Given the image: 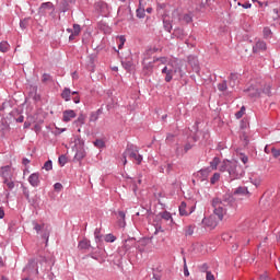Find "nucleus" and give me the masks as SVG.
Here are the masks:
<instances>
[{"mask_svg": "<svg viewBox=\"0 0 280 280\" xmlns=\"http://www.w3.org/2000/svg\"><path fill=\"white\" fill-rule=\"evenodd\" d=\"M94 236L97 241H102V230L101 229H96L94 232Z\"/></svg>", "mask_w": 280, "mask_h": 280, "instance_id": "38", "label": "nucleus"}, {"mask_svg": "<svg viewBox=\"0 0 280 280\" xmlns=\"http://www.w3.org/2000/svg\"><path fill=\"white\" fill-rule=\"evenodd\" d=\"M43 168L47 172L51 171L52 170V161L51 160H47L45 163H44V166Z\"/></svg>", "mask_w": 280, "mask_h": 280, "instance_id": "28", "label": "nucleus"}, {"mask_svg": "<svg viewBox=\"0 0 280 280\" xmlns=\"http://www.w3.org/2000/svg\"><path fill=\"white\" fill-rule=\"evenodd\" d=\"M9 49H10V45L8 42L0 43V51L1 52H7V51H9Z\"/></svg>", "mask_w": 280, "mask_h": 280, "instance_id": "23", "label": "nucleus"}, {"mask_svg": "<svg viewBox=\"0 0 280 280\" xmlns=\"http://www.w3.org/2000/svg\"><path fill=\"white\" fill-rule=\"evenodd\" d=\"M212 207L214 209L213 215H215L219 221H223L224 217L228 213L226 201H222L221 199H219V197H215V199H213L212 201Z\"/></svg>", "mask_w": 280, "mask_h": 280, "instance_id": "4", "label": "nucleus"}, {"mask_svg": "<svg viewBox=\"0 0 280 280\" xmlns=\"http://www.w3.org/2000/svg\"><path fill=\"white\" fill-rule=\"evenodd\" d=\"M207 280H215L214 276L212 275L211 271L207 272Z\"/></svg>", "mask_w": 280, "mask_h": 280, "instance_id": "47", "label": "nucleus"}, {"mask_svg": "<svg viewBox=\"0 0 280 280\" xmlns=\"http://www.w3.org/2000/svg\"><path fill=\"white\" fill-rule=\"evenodd\" d=\"M33 225H34V230L36 231V233H39L44 228V225H39L36 222H33Z\"/></svg>", "mask_w": 280, "mask_h": 280, "instance_id": "41", "label": "nucleus"}, {"mask_svg": "<svg viewBox=\"0 0 280 280\" xmlns=\"http://www.w3.org/2000/svg\"><path fill=\"white\" fill-rule=\"evenodd\" d=\"M63 188L62 184H54V189L57 190V191H61V189Z\"/></svg>", "mask_w": 280, "mask_h": 280, "instance_id": "46", "label": "nucleus"}, {"mask_svg": "<svg viewBox=\"0 0 280 280\" xmlns=\"http://www.w3.org/2000/svg\"><path fill=\"white\" fill-rule=\"evenodd\" d=\"M184 275H185L186 277H188V276L190 275L186 262H185V265H184Z\"/></svg>", "mask_w": 280, "mask_h": 280, "instance_id": "48", "label": "nucleus"}, {"mask_svg": "<svg viewBox=\"0 0 280 280\" xmlns=\"http://www.w3.org/2000/svg\"><path fill=\"white\" fill-rule=\"evenodd\" d=\"M119 42H120V44L118 45V48L122 49L124 48V44H126V37L125 36H120L119 37Z\"/></svg>", "mask_w": 280, "mask_h": 280, "instance_id": "42", "label": "nucleus"}, {"mask_svg": "<svg viewBox=\"0 0 280 280\" xmlns=\"http://www.w3.org/2000/svg\"><path fill=\"white\" fill-rule=\"evenodd\" d=\"M90 246H91V243H90V241H88V240L81 241V242L79 243V245H78V247H79L80 249H88V248H90Z\"/></svg>", "mask_w": 280, "mask_h": 280, "instance_id": "21", "label": "nucleus"}, {"mask_svg": "<svg viewBox=\"0 0 280 280\" xmlns=\"http://www.w3.org/2000/svg\"><path fill=\"white\" fill-rule=\"evenodd\" d=\"M156 61H160L161 63L167 66L168 63H174L175 60L167 59L166 57L158 58Z\"/></svg>", "mask_w": 280, "mask_h": 280, "instance_id": "25", "label": "nucleus"}, {"mask_svg": "<svg viewBox=\"0 0 280 280\" xmlns=\"http://www.w3.org/2000/svg\"><path fill=\"white\" fill-rule=\"evenodd\" d=\"M71 90L68 89V88H65L62 93H61V98L65 101V102H70L71 101Z\"/></svg>", "mask_w": 280, "mask_h": 280, "instance_id": "16", "label": "nucleus"}, {"mask_svg": "<svg viewBox=\"0 0 280 280\" xmlns=\"http://www.w3.org/2000/svg\"><path fill=\"white\" fill-rule=\"evenodd\" d=\"M31 127V124L30 122H24V129H28Z\"/></svg>", "mask_w": 280, "mask_h": 280, "instance_id": "58", "label": "nucleus"}, {"mask_svg": "<svg viewBox=\"0 0 280 280\" xmlns=\"http://www.w3.org/2000/svg\"><path fill=\"white\" fill-rule=\"evenodd\" d=\"M194 231H195V226L192 225H189L185 229V235L186 236H191L194 234Z\"/></svg>", "mask_w": 280, "mask_h": 280, "instance_id": "29", "label": "nucleus"}, {"mask_svg": "<svg viewBox=\"0 0 280 280\" xmlns=\"http://www.w3.org/2000/svg\"><path fill=\"white\" fill-rule=\"evenodd\" d=\"M104 240L107 243H113V242H115L117 240V237H115V235H113V234H107V235H105Z\"/></svg>", "mask_w": 280, "mask_h": 280, "instance_id": "31", "label": "nucleus"}, {"mask_svg": "<svg viewBox=\"0 0 280 280\" xmlns=\"http://www.w3.org/2000/svg\"><path fill=\"white\" fill-rule=\"evenodd\" d=\"M98 119H100L98 112L91 113L90 118H89L90 122H96V121H98Z\"/></svg>", "mask_w": 280, "mask_h": 280, "instance_id": "22", "label": "nucleus"}, {"mask_svg": "<svg viewBox=\"0 0 280 280\" xmlns=\"http://www.w3.org/2000/svg\"><path fill=\"white\" fill-rule=\"evenodd\" d=\"M67 32L71 33V35L69 36V40H73L75 38V36H79L81 33V26L78 24L73 25V30L68 28Z\"/></svg>", "mask_w": 280, "mask_h": 280, "instance_id": "11", "label": "nucleus"}, {"mask_svg": "<svg viewBox=\"0 0 280 280\" xmlns=\"http://www.w3.org/2000/svg\"><path fill=\"white\" fill-rule=\"evenodd\" d=\"M219 164H220V159L218 156H215L213 159V161L211 162L212 170H217Z\"/></svg>", "mask_w": 280, "mask_h": 280, "instance_id": "33", "label": "nucleus"}, {"mask_svg": "<svg viewBox=\"0 0 280 280\" xmlns=\"http://www.w3.org/2000/svg\"><path fill=\"white\" fill-rule=\"evenodd\" d=\"M0 175L4 180L12 179L14 176V170L11 167V165L2 166Z\"/></svg>", "mask_w": 280, "mask_h": 280, "instance_id": "7", "label": "nucleus"}, {"mask_svg": "<svg viewBox=\"0 0 280 280\" xmlns=\"http://www.w3.org/2000/svg\"><path fill=\"white\" fill-rule=\"evenodd\" d=\"M173 138H174V135L168 133L167 137H166V141L172 142Z\"/></svg>", "mask_w": 280, "mask_h": 280, "instance_id": "52", "label": "nucleus"}, {"mask_svg": "<svg viewBox=\"0 0 280 280\" xmlns=\"http://www.w3.org/2000/svg\"><path fill=\"white\" fill-rule=\"evenodd\" d=\"M128 158L137 161V164H141L142 162V155L139 154V151L137 148L128 147L125 152L122 153V164H128Z\"/></svg>", "mask_w": 280, "mask_h": 280, "instance_id": "5", "label": "nucleus"}, {"mask_svg": "<svg viewBox=\"0 0 280 280\" xmlns=\"http://www.w3.org/2000/svg\"><path fill=\"white\" fill-rule=\"evenodd\" d=\"M4 184L7 185L9 190L14 189V187H15V184H14V182H12V179H4Z\"/></svg>", "mask_w": 280, "mask_h": 280, "instance_id": "30", "label": "nucleus"}, {"mask_svg": "<svg viewBox=\"0 0 280 280\" xmlns=\"http://www.w3.org/2000/svg\"><path fill=\"white\" fill-rule=\"evenodd\" d=\"M73 102L74 104H80V97L79 96L73 97Z\"/></svg>", "mask_w": 280, "mask_h": 280, "instance_id": "56", "label": "nucleus"}, {"mask_svg": "<svg viewBox=\"0 0 280 280\" xmlns=\"http://www.w3.org/2000/svg\"><path fill=\"white\" fill-rule=\"evenodd\" d=\"M39 10H40V12H43V13H47V11H50V12L55 11L54 4L50 3V2L43 3V4L40 5Z\"/></svg>", "mask_w": 280, "mask_h": 280, "instance_id": "15", "label": "nucleus"}, {"mask_svg": "<svg viewBox=\"0 0 280 280\" xmlns=\"http://www.w3.org/2000/svg\"><path fill=\"white\" fill-rule=\"evenodd\" d=\"M77 117V114L74 110L70 109V110H65L63 112V122H70L72 119H74Z\"/></svg>", "mask_w": 280, "mask_h": 280, "instance_id": "12", "label": "nucleus"}, {"mask_svg": "<svg viewBox=\"0 0 280 280\" xmlns=\"http://www.w3.org/2000/svg\"><path fill=\"white\" fill-rule=\"evenodd\" d=\"M31 163V161L27 158L22 159V164H24L25 166L28 165Z\"/></svg>", "mask_w": 280, "mask_h": 280, "instance_id": "51", "label": "nucleus"}, {"mask_svg": "<svg viewBox=\"0 0 280 280\" xmlns=\"http://www.w3.org/2000/svg\"><path fill=\"white\" fill-rule=\"evenodd\" d=\"M94 147L102 149L105 147V142L103 140L97 139L94 141Z\"/></svg>", "mask_w": 280, "mask_h": 280, "instance_id": "35", "label": "nucleus"}, {"mask_svg": "<svg viewBox=\"0 0 280 280\" xmlns=\"http://www.w3.org/2000/svg\"><path fill=\"white\" fill-rule=\"evenodd\" d=\"M86 116L84 114H80L78 119L74 121V125L77 126H83L85 125Z\"/></svg>", "mask_w": 280, "mask_h": 280, "instance_id": "19", "label": "nucleus"}, {"mask_svg": "<svg viewBox=\"0 0 280 280\" xmlns=\"http://www.w3.org/2000/svg\"><path fill=\"white\" fill-rule=\"evenodd\" d=\"M262 33H264V37L265 38L270 37V35L272 34V32H271V30L269 27H265Z\"/></svg>", "mask_w": 280, "mask_h": 280, "instance_id": "40", "label": "nucleus"}, {"mask_svg": "<svg viewBox=\"0 0 280 280\" xmlns=\"http://www.w3.org/2000/svg\"><path fill=\"white\" fill-rule=\"evenodd\" d=\"M15 121L23 124L24 122V116H20L18 117V119H15Z\"/></svg>", "mask_w": 280, "mask_h": 280, "instance_id": "54", "label": "nucleus"}, {"mask_svg": "<svg viewBox=\"0 0 280 280\" xmlns=\"http://www.w3.org/2000/svg\"><path fill=\"white\" fill-rule=\"evenodd\" d=\"M28 184H30L32 187H38L39 184H40L39 173H32V174L28 176Z\"/></svg>", "mask_w": 280, "mask_h": 280, "instance_id": "10", "label": "nucleus"}, {"mask_svg": "<svg viewBox=\"0 0 280 280\" xmlns=\"http://www.w3.org/2000/svg\"><path fill=\"white\" fill-rule=\"evenodd\" d=\"M242 8L243 9H250L252 4L250 3H244V4H242Z\"/></svg>", "mask_w": 280, "mask_h": 280, "instance_id": "55", "label": "nucleus"}, {"mask_svg": "<svg viewBox=\"0 0 280 280\" xmlns=\"http://www.w3.org/2000/svg\"><path fill=\"white\" fill-rule=\"evenodd\" d=\"M71 95H78V92H71Z\"/></svg>", "mask_w": 280, "mask_h": 280, "instance_id": "63", "label": "nucleus"}, {"mask_svg": "<svg viewBox=\"0 0 280 280\" xmlns=\"http://www.w3.org/2000/svg\"><path fill=\"white\" fill-rule=\"evenodd\" d=\"M147 12H148V13H151V12H152V9H151V8L147 9Z\"/></svg>", "mask_w": 280, "mask_h": 280, "instance_id": "62", "label": "nucleus"}, {"mask_svg": "<svg viewBox=\"0 0 280 280\" xmlns=\"http://www.w3.org/2000/svg\"><path fill=\"white\" fill-rule=\"evenodd\" d=\"M220 220L215 217V214L203 219L202 223L205 226L209 228L210 230H213L218 226Z\"/></svg>", "mask_w": 280, "mask_h": 280, "instance_id": "6", "label": "nucleus"}, {"mask_svg": "<svg viewBox=\"0 0 280 280\" xmlns=\"http://www.w3.org/2000/svg\"><path fill=\"white\" fill-rule=\"evenodd\" d=\"M271 154L275 159H278L280 158V150L279 149H276V148H272L271 149Z\"/></svg>", "mask_w": 280, "mask_h": 280, "instance_id": "39", "label": "nucleus"}, {"mask_svg": "<svg viewBox=\"0 0 280 280\" xmlns=\"http://www.w3.org/2000/svg\"><path fill=\"white\" fill-rule=\"evenodd\" d=\"M160 215H161V218H162L163 220H165V221H171V223H173V218H172V215H171L170 212L165 211V212L161 213Z\"/></svg>", "mask_w": 280, "mask_h": 280, "instance_id": "24", "label": "nucleus"}, {"mask_svg": "<svg viewBox=\"0 0 280 280\" xmlns=\"http://www.w3.org/2000/svg\"><path fill=\"white\" fill-rule=\"evenodd\" d=\"M240 160L242 161L243 164H247L248 163V156L245 154H241Z\"/></svg>", "mask_w": 280, "mask_h": 280, "instance_id": "44", "label": "nucleus"}, {"mask_svg": "<svg viewBox=\"0 0 280 280\" xmlns=\"http://www.w3.org/2000/svg\"><path fill=\"white\" fill-rule=\"evenodd\" d=\"M182 21L185 22L186 24H188V23H191V22H192V18H191V15H189V14H185V15H183V18H182Z\"/></svg>", "mask_w": 280, "mask_h": 280, "instance_id": "36", "label": "nucleus"}, {"mask_svg": "<svg viewBox=\"0 0 280 280\" xmlns=\"http://www.w3.org/2000/svg\"><path fill=\"white\" fill-rule=\"evenodd\" d=\"M267 49V44L265 42H257L253 47L254 52L264 51Z\"/></svg>", "mask_w": 280, "mask_h": 280, "instance_id": "14", "label": "nucleus"}, {"mask_svg": "<svg viewBox=\"0 0 280 280\" xmlns=\"http://www.w3.org/2000/svg\"><path fill=\"white\" fill-rule=\"evenodd\" d=\"M219 171L228 172L230 175V180L241 179L245 175L244 168L238 164L236 160H223Z\"/></svg>", "mask_w": 280, "mask_h": 280, "instance_id": "2", "label": "nucleus"}, {"mask_svg": "<svg viewBox=\"0 0 280 280\" xmlns=\"http://www.w3.org/2000/svg\"><path fill=\"white\" fill-rule=\"evenodd\" d=\"M24 26H25L24 22L23 21L20 22V27H24Z\"/></svg>", "mask_w": 280, "mask_h": 280, "instance_id": "59", "label": "nucleus"}, {"mask_svg": "<svg viewBox=\"0 0 280 280\" xmlns=\"http://www.w3.org/2000/svg\"><path fill=\"white\" fill-rule=\"evenodd\" d=\"M67 162H68V159L66 155H63V154L59 155L58 163L60 166H65L67 164Z\"/></svg>", "mask_w": 280, "mask_h": 280, "instance_id": "27", "label": "nucleus"}, {"mask_svg": "<svg viewBox=\"0 0 280 280\" xmlns=\"http://www.w3.org/2000/svg\"><path fill=\"white\" fill-rule=\"evenodd\" d=\"M246 112L245 106H242L241 109L236 113V119H241Z\"/></svg>", "mask_w": 280, "mask_h": 280, "instance_id": "34", "label": "nucleus"}, {"mask_svg": "<svg viewBox=\"0 0 280 280\" xmlns=\"http://www.w3.org/2000/svg\"><path fill=\"white\" fill-rule=\"evenodd\" d=\"M38 131H39V127L35 126V132H38Z\"/></svg>", "mask_w": 280, "mask_h": 280, "instance_id": "60", "label": "nucleus"}, {"mask_svg": "<svg viewBox=\"0 0 280 280\" xmlns=\"http://www.w3.org/2000/svg\"><path fill=\"white\" fill-rule=\"evenodd\" d=\"M118 215L122 219V221H126V213H124V211H119Z\"/></svg>", "mask_w": 280, "mask_h": 280, "instance_id": "50", "label": "nucleus"}, {"mask_svg": "<svg viewBox=\"0 0 280 280\" xmlns=\"http://www.w3.org/2000/svg\"><path fill=\"white\" fill-rule=\"evenodd\" d=\"M163 23H164L165 30H166L167 32H171L172 25H171L166 20H164Z\"/></svg>", "mask_w": 280, "mask_h": 280, "instance_id": "45", "label": "nucleus"}, {"mask_svg": "<svg viewBox=\"0 0 280 280\" xmlns=\"http://www.w3.org/2000/svg\"><path fill=\"white\" fill-rule=\"evenodd\" d=\"M238 77L235 73L230 74V86L234 89L237 84Z\"/></svg>", "mask_w": 280, "mask_h": 280, "instance_id": "18", "label": "nucleus"}, {"mask_svg": "<svg viewBox=\"0 0 280 280\" xmlns=\"http://www.w3.org/2000/svg\"><path fill=\"white\" fill-rule=\"evenodd\" d=\"M220 180V173H214V175L211 177V184L214 185Z\"/></svg>", "mask_w": 280, "mask_h": 280, "instance_id": "37", "label": "nucleus"}, {"mask_svg": "<svg viewBox=\"0 0 280 280\" xmlns=\"http://www.w3.org/2000/svg\"><path fill=\"white\" fill-rule=\"evenodd\" d=\"M245 93L250 98H258L262 93L265 95H270L271 93V83L266 82L264 79L254 80L250 82V85L245 90Z\"/></svg>", "mask_w": 280, "mask_h": 280, "instance_id": "1", "label": "nucleus"}, {"mask_svg": "<svg viewBox=\"0 0 280 280\" xmlns=\"http://www.w3.org/2000/svg\"><path fill=\"white\" fill-rule=\"evenodd\" d=\"M69 10V3H68V1H62L61 2V5H60V11L61 12H67Z\"/></svg>", "mask_w": 280, "mask_h": 280, "instance_id": "32", "label": "nucleus"}, {"mask_svg": "<svg viewBox=\"0 0 280 280\" xmlns=\"http://www.w3.org/2000/svg\"><path fill=\"white\" fill-rule=\"evenodd\" d=\"M278 265H279V267H280V258L278 259Z\"/></svg>", "mask_w": 280, "mask_h": 280, "instance_id": "64", "label": "nucleus"}, {"mask_svg": "<svg viewBox=\"0 0 280 280\" xmlns=\"http://www.w3.org/2000/svg\"><path fill=\"white\" fill-rule=\"evenodd\" d=\"M195 209H196V207L194 206L187 210V205L185 202H182L179 206V214L182 217H187V215L191 214L195 211Z\"/></svg>", "mask_w": 280, "mask_h": 280, "instance_id": "9", "label": "nucleus"}, {"mask_svg": "<svg viewBox=\"0 0 280 280\" xmlns=\"http://www.w3.org/2000/svg\"><path fill=\"white\" fill-rule=\"evenodd\" d=\"M48 80H50V75L49 74H43V82H47Z\"/></svg>", "mask_w": 280, "mask_h": 280, "instance_id": "53", "label": "nucleus"}, {"mask_svg": "<svg viewBox=\"0 0 280 280\" xmlns=\"http://www.w3.org/2000/svg\"><path fill=\"white\" fill-rule=\"evenodd\" d=\"M234 195H249V190L243 186H240L238 188H236V190H234Z\"/></svg>", "mask_w": 280, "mask_h": 280, "instance_id": "17", "label": "nucleus"}, {"mask_svg": "<svg viewBox=\"0 0 280 280\" xmlns=\"http://www.w3.org/2000/svg\"><path fill=\"white\" fill-rule=\"evenodd\" d=\"M4 215H5V214H4V210L1 208V209H0V219H3Z\"/></svg>", "mask_w": 280, "mask_h": 280, "instance_id": "57", "label": "nucleus"}, {"mask_svg": "<svg viewBox=\"0 0 280 280\" xmlns=\"http://www.w3.org/2000/svg\"><path fill=\"white\" fill-rule=\"evenodd\" d=\"M75 154H74V159L77 161H82L85 156H86V152L84 149V142L80 143L79 145L75 144Z\"/></svg>", "mask_w": 280, "mask_h": 280, "instance_id": "8", "label": "nucleus"}, {"mask_svg": "<svg viewBox=\"0 0 280 280\" xmlns=\"http://www.w3.org/2000/svg\"><path fill=\"white\" fill-rule=\"evenodd\" d=\"M192 145L190 143H186L185 145V153H187L189 150H191Z\"/></svg>", "mask_w": 280, "mask_h": 280, "instance_id": "49", "label": "nucleus"}, {"mask_svg": "<svg viewBox=\"0 0 280 280\" xmlns=\"http://www.w3.org/2000/svg\"><path fill=\"white\" fill-rule=\"evenodd\" d=\"M162 74L165 78V82H172L173 78H183L184 72L180 65L177 61L170 62L162 69Z\"/></svg>", "mask_w": 280, "mask_h": 280, "instance_id": "3", "label": "nucleus"}, {"mask_svg": "<svg viewBox=\"0 0 280 280\" xmlns=\"http://www.w3.org/2000/svg\"><path fill=\"white\" fill-rule=\"evenodd\" d=\"M144 10L143 9H138L137 10V16L139 18V19H143L144 18Z\"/></svg>", "mask_w": 280, "mask_h": 280, "instance_id": "43", "label": "nucleus"}, {"mask_svg": "<svg viewBox=\"0 0 280 280\" xmlns=\"http://www.w3.org/2000/svg\"><path fill=\"white\" fill-rule=\"evenodd\" d=\"M249 182L255 186V187H260L261 183H262V177L260 175H255L253 174L249 177Z\"/></svg>", "mask_w": 280, "mask_h": 280, "instance_id": "13", "label": "nucleus"}, {"mask_svg": "<svg viewBox=\"0 0 280 280\" xmlns=\"http://www.w3.org/2000/svg\"><path fill=\"white\" fill-rule=\"evenodd\" d=\"M133 244H135V241L132 238L126 240L125 244H124L125 252L130 250V248H132Z\"/></svg>", "mask_w": 280, "mask_h": 280, "instance_id": "20", "label": "nucleus"}, {"mask_svg": "<svg viewBox=\"0 0 280 280\" xmlns=\"http://www.w3.org/2000/svg\"><path fill=\"white\" fill-rule=\"evenodd\" d=\"M150 51H151V52H155V51H158V48H153V49H151Z\"/></svg>", "mask_w": 280, "mask_h": 280, "instance_id": "61", "label": "nucleus"}, {"mask_svg": "<svg viewBox=\"0 0 280 280\" xmlns=\"http://www.w3.org/2000/svg\"><path fill=\"white\" fill-rule=\"evenodd\" d=\"M217 89H219V91H221V93H224V91L228 90L226 81H223V82L219 83V84L217 85Z\"/></svg>", "mask_w": 280, "mask_h": 280, "instance_id": "26", "label": "nucleus"}]
</instances>
